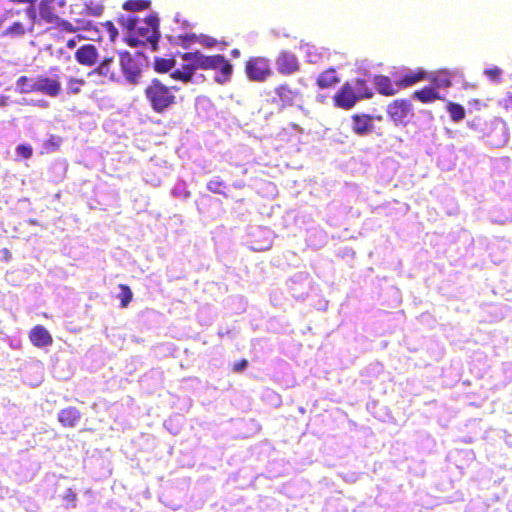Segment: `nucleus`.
Wrapping results in <instances>:
<instances>
[{
  "mask_svg": "<svg viewBox=\"0 0 512 512\" xmlns=\"http://www.w3.org/2000/svg\"><path fill=\"white\" fill-rule=\"evenodd\" d=\"M245 73L251 81L263 82L272 74L270 62L262 56L250 57L245 63Z\"/></svg>",
  "mask_w": 512,
  "mask_h": 512,
  "instance_id": "20e7f679",
  "label": "nucleus"
},
{
  "mask_svg": "<svg viewBox=\"0 0 512 512\" xmlns=\"http://www.w3.org/2000/svg\"><path fill=\"white\" fill-rule=\"evenodd\" d=\"M119 24L128 31L127 43L131 47L150 45L157 50L159 33V18L156 15L147 16L141 23L135 16H121Z\"/></svg>",
  "mask_w": 512,
  "mask_h": 512,
  "instance_id": "f03ea898",
  "label": "nucleus"
},
{
  "mask_svg": "<svg viewBox=\"0 0 512 512\" xmlns=\"http://www.w3.org/2000/svg\"><path fill=\"white\" fill-rule=\"evenodd\" d=\"M1 253H2V255H3V257H4V260H5L6 262H9V261L11 260V252L9 251V249H7V248H3V249L1 250Z\"/></svg>",
  "mask_w": 512,
  "mask_h": 512,
  "instance_id": "ea45409f",
  "label": "nucleus"
},
{
  "mask_svg": "<svg viewBox=\"0 0 512 512\" xmlns=\"http://www.w3.org/2000/svg\"><path fill=\"white\" fill-rule=\"evenodd\" d=\"M151 5L149 0H127L123 3L122 8L126 11H143L147 10Z\"/></svg>",
  "mask_w": 512,
  "mask_h": 512,
  "instance_id": "bb28decb",
  "label": "nucleus"
},
{
  "mask_svg": "<svg viewBox=\"0 0 512 512\" xmlns=\"http://www.w3.org/2000/svg\"><path fill=\"white\" fill-rule=\"evenodd\" d=\"M446 109L453 122H460L465 118V109L462 105L449 101L446 105Z\"/></svg>",
  "mask_w": 512,
  "mask_h": 512,
  "instance_id": "a878e982",
  "label": "nucleus"
},
{
  "mask_svg": "<svg viewBox=\"0 0 512 512\" xmlns=\"http://www.w3.org/2000/svg\"><path fill=\"white\" fill-rule=\"evenodd\" d=\"M180 88L169 86L159 78H153L144 89V96L151 109L163 114L178 104Z\"/></svg>",
  "mask_w": 512,
  "mask_h": 512,
  "instance_id": "7ed1b4c3",
  "label": "nucleus"
},
{
  "mask_svg": "<svg viewBox=\"0 0 512 512\" xmlns=\"http://www.w3.org/2000/svg\"><path fill=\"white\" fill-rule=\"evenodd\" d=\"M456 76H462L459 70L439 69L434 73H428L427 80L439 91L440 88H449L452 86V79Z\"/></svg>",
  "mask_w": 512,
  "mask_h": 512,
  "instance_id": "f8f14e48",
  "label": "nucleus"
},
{
  "mask_svg": "<svg viewBox=\"0 0 512 512\" xmlns=\"http://www.w3.org/2000/svg\"><path fill=\"white\" fill-rule=\"evenodd\" d=\"M374 117L365 113H355L351 116V129L358 136H366L374 131Z\"/></svg>",
  "mask_w": 512,
  "mask_h": 512,
  "instance_id": "9b49d317",
  "label": "nucleus"
},
{
  "mask_svg": "<svg viewBox=\"0 0 512 512\" xmlns=\"http://www.w3.org/2000/svg\"><path fill=\"white\" fill-rule=\"evenodd\" d=\"M248 366V361L246 359H241L235 362L232 366V371L235 373H240L244 371Z\"/></svg>",
  "mask_w": 512,
  "mask_h": 512,
  "instance_id": "c9c22d12",
  "label": "nucleus"
},
{
  "mask_svg": "<svg viewBox=\"0 0 512 512\" xmlns=\"http://www.w3.org/2000/svg\"><path fill=\"white\" fill-rule=\"evenodd\" d=\"M332 99L334 106L343 110L353 108L359 101L350 82H345Z\"/></svg>",
  "mask_w": 512,
  "mask_h": 512,
  "instance_id": "0eeeda50",
  "label": "nucleus"
},
{
  "mask_svg": "<svg viewBox=\"0 0 512 512\" xmlns=\"http://www.w3.org/2000/svg\"><path fill=\"white\" fill-rule=\"evenodd\" d=\"M231 53H232V55H233L234 57H238V56H239V54H240V52H239V50H238V49H234V50H232V51H231Z\"/></svg>",
  "mask_w": 512,
  "mask_h": 512,
  "instance_id": "79ce46f5",
  "label": "nucleus"
},
{
  "mask_svg": "<svg viewBox=\"0 0 512 512\" xmlns=\"http://www.w3.org/2000/svg\"><path fill=\"white\" fill-rule=\"evenodd\" d=\"M27 16L30 18V24L28 26L24 25L20 21L13 22L9 27H7L2 35L9 37H22L27 33H32L34 30L35 22H36V10L35 7L29 6L25 10Z\"/></svg>",
  "mask_w": 512,
  "mask_h": 512,
  "instance_id": "9d476101",
  "label": "nucleus"
},
{
  "mask_svg": "<svg viewBox=\"0 0 512 512\" xmlns=\"http://www.w3.org/2000/svg\"><path fill=\"white\" fill-rule=\"evenodd\" d=\"M484 74L492 81L499 82L502 74V70L496 66L487 68L484 70Z\"/></svg>",
  "mask_w": 512,
  "mask_h": 512,
  "instance_id": "72a5a7b5",
  "label": "nucleus"
},
{
  "mask_svg": "<svg viewBox=\"0 0 512 512\" xmlns=\"http://www.w3.org/2000/svg\"><path fill=\"white\" fill-rule=\"evenodd\" d=\"M276 68L279 74L289 76L300 71V62L294 53L284 50L276 58Z\"/></svg>",
  "mask_w": 512,
  "mask_h": 512,
  "instance_id": "6e6552de",
  "label": "nucleus"
},
{
  "mask_svg": "<svg viewBox=\"0 0 512 512\" xmlns=\"http://www.w3.org/2000/svg\"><path fill=\"white\" fill-rule=\"evenodd\" d=\"M64 498L68 502H71L72 504H74L76 502L77 496H76V493L72 489H68L66 491V494H65Z\"/></svg>",
  "mask_w": 512,
  "mask_h": 512,
  "instance_id": "4c0bfd02",
  "label": "nucleus"
},
{
  "mask_svg": "<svg viewBox=\"0 0 512 512\" xmlns=\"http://www.w3.org/2000/svg\"><path fill=\"white\" fill-rule=\"evenodd\" d=\"M16 153L18 156H20L24 159H29L33 155V149L28 144H20L16 148Z\"/></svg>",
  "mask_w": 512,
  "mask_h": 512,
  "instance_id": "473e14b6",
  "label": "nucleus"
},
{
  "mask_svg": "<svg viewBox=\"0 0 512 512\" xmlns=\"http://www.w3.org/2000/svg\"><path fill=\"white\" fill-rule=\"evenodd\" d=\"M104 27L109 32L111 40H114L118 35V31L114 24L111 21H107L105 22Z\"/></svg>",
  "mask_w": 512,
  "mask_h": 512,
  "instance_id": "e433bc0d",
  "label": "nucleus"
},
{
  "mask_svg": "<svg viewBox=\"0 0 512 512\" xmlns=\"http://www.w3.org/2000/svg\"><path fill=\"white\" fill-rule=\"evenodd\" d=\"M114 63V60L112 57L104 59L99 66H97L95 69H93L89 75H100L105 78H108L110 80L116 79V73L113 69H111V65Z\"/></svg>",
  "mask_w": 512,
  "mask_h": 512,
  "instance_id": "5701e85b",
  "label": "nucleus"
},
{
  "mask_svg": "<svg viewBox=\"0 0 512 512\" xmlns=\"http://www.w3.org/2000/svg\"><path fill=\"white\" fill-rule=\"evenodd\" d=\"M81 416L78 408L70 406L59 411L58 421L63 427L73 428L79 423Z\"/></svg>",
  "mask_w": 512,
  "mask_h": 512,
  "instance_id": "a211bd4d",
  "label": "nucleus"
},
{
  "mask_svg": "<svg viewBox=\"0 0 512 512\" xmlns=\"http://www.w3.org/2000/svg\"><path fill=\"white\" fill-rule=\"evenodd\" d=\"M120 66L126 79L130 83L136 84L141 75V71L130 53L125 52L120 54Z\"/></svg>",
  "mask_w": 512,
  "mask_h": 512,
  "instance_id": "ddd939ff",
  "label": "nucleus"
},
{
  "mask_svg": "<svg viewBox=\"0 0 512 512\" xmlns=\"http://www.w3.org/2000/svg\"><path fill=\"white\" fill-rule=\"evenodd\" d=\"M76 61L84 66H93L98 60V50L93 44H85L75 52Z\"/></svg>",
  "mask_w": 512,
  "mask_h": 512,
  "instance_id": "4468645a",
  "label": "nucleus"
},
{
  "mask_svg": "<svg viewBox=\"0 0 512 512\" xmlns=\"http://www.w3.org/2000/svg\"><path fill=\"white\" fill-rule=\"evenodd\" d=\"M16 86L21 94L37 93L36 77L23 75L17 79Z\"/></svg>",
  "mask_w": 512,
  "mask_h": 512,
  "instance_id": "393cba45",
  "label": "nucleus"
},
{
  "mask_svg": "<svg viewBox=\"0 0 512 512\" xmlns=\"http://www.w3.org/2000/svg\"><path fill=\"white\" fill-rule=\"evenodd\" d=\"M85 84L86 81L82 78L70 77L67 79V93L72 95L78 94Z\"/></svg>",
  "mask_w": 512,
  "mask_h": 512,
  "instance_id": "c756f323",
  "label": "nucleus"
},
{
  "mask_svg": "<svg viewBox=\"0 0 512 512\" xmlns=\"http://www.w3.org/2000/svg\"><path fill=\"white\" fill-rule=\"evenodd\" d=\"M354 92L358 97V100L370 99L373 97L374 93L372 88L368 85L367 81L363 78L355 79L352 84Z\"/></svg>",
  "mask_w": 512,
  "mask_h": 512,
  "instance_id": "b1692460",
  "label": "nucleus"
},
{
  "mask_svg": "<svg viewBox=\"0 0 512 512\" xmlns=\"http://www.w3.org/2000/svg\"><path fill=\"white\" fill-rule=\"evenodd\" d=\"M53 25L55 27L59 28L61 31H64L67 33H74L81 28L80 26H74L69 21L61 19L60 17H58V20L55 21L53 23Z\"/></svg>",
  "mask_w": 512,
  "mask_h": 512,
  "instance_id": "2f4dec72",
  "label": "nucleus"
},
{
  "mask_svg": "<svg viewBox=\"0 0 512 512\" xmlns=\"http://www.w3.org/2000/svg\"><path fill=\"white\" fill-rule=\"evenodd\" d=\"M183 61L181 67L170 73V78L184 84L193 83L194 75L197 70H213L218 74L215 81L219 84H225L231 79L233 73L232 64L224 55H204L200 51L185 52L180 54Z\"/></svg>",
  "mask_w": 512,
  "mask_h": 512,
  "instance_id": "f257e3e1",
  "label": "nucleus"
},
{
  "mask_svg": "<svg viewBox=\"0 0 512 512\" xmlns=\"http://www.w3.org/2000/svg\"><path fill=\"white\" fill-rule=\"evenodd\" d=\"M104 6L98 2H86L83 7V13L88 16L99 17L103 14Z\"/></svg>",
  "mask_w": 512,
  "mask_h": 512,
  "instance_id": "c85d7f7f",
  "label": "nucleus"
},
{
  "mask_svg": "<svg viewBox=\"0 0 512 512\" xmlns=\"http://www.w3.org/2000/svg\"><path fill=\"white\" fill-rule=\"evenodd\" d=\"M225 188H226L225 182L219 178L211 179L207 183V189L214 194L225 195V193H224Z\"/></svg>",
  "mask_w": 512,
  "mask_h": 512,
  "instance_id": "7c9ffc66",
  "label": "nucleus"
},
{
  "mask_svg": "<svg viewBox=\"0 0 512 512\" xmlns=\"http://www.w3.org/2000/svg\"><path fill=\"white\" fill-rule=\"evenodd\" d=\"M473 101H474V104H477V103L479 102V100H478V99H475V100H473Z\"/></svg>",
  "mask_w": 512,
  "mask_h": 512,
  "instance_id": "37998d69",
  "label": "nucleus"
},
{
  "mask_svg": "<svg viewBox=\"0 0 512 512\" xmlns=\"http://www.w3.org/2000/svg\"><path fill=\"white\" fill-rule=\"evenodd\" d=\"M413 107L410 100L395 99L387 105L386 113L395 124H403L404 119L412 114Z\"/></svg>",
  "mask_w": 512,
  "mask_h": 512,
  "instance_id": "423d86ee",
  "label": "nucleus"
},
{
  "mask_svg": "<svg viewBox=\"0 0 512 512\" xmlns=\"http://www.w3.org/2000/svg\"><path fill=\"white\" fill-rule=\"evenodd\" d=\"M499 107L505 112H512V95H507L499 101Z\"/></svg>",
  "mask_w": 512,
  "mask_h": 512,
  "instance_id": "f704fd0d",
  "label": "nucleus"
},
{
  "mask_svg": "<svg viewBox=\"0 0 512 512\" xmlns=\"http://www.w3.org/2000/svg\"><path fill=\"white\" fill-rule=\"evenodd\" d=\"M39 15L48 24H53L57 21L59 16L55 10L54 0H41L39 3Z\"/></svg>",
  "mask_w": 512,
  "mask_h": 512,
  "instance_id": "412c9836",
  "label": "nucleus"
},
{
  "mask_svg": "<svg viewBox=\"0 0 512 512\" xmlns=\"http://www.w3.org/2000/svg\"><path fill=\"white\" fill-rule=\"evenodd\" d=\"M339 83L340 77L337 75L336 70L334 68H328L324 70L318 75L316 79V85L320 89L334 88Z\"/></svg>",
  "mask_w": 512,
  "mask_h": 512,
  "instance_id": "aec40b11",
  "label": "nucleus"
},
{
  "mask_svg": "<svg viewBox=\"0 0 512 512\" xmlns=\"http://www.w3.org/2000/svg\"><path fill=\"white\" fill-rule=\"evenodd\" d=\"M428 72L419 68L413 72H408L404 74L400 79L397 80V85L400 90L406 89L410 86H413L421 81L427 80Z\"/></svg>",
  "mask_w": 512,
  "mask_h": 512,
  "instance_id": "6ab92c4d",
  "label": "nucleus"
},
{
  "mask_svg": "<svg viewBox=\"0 0 512 512\" xmlns=\"http://www.w3.org/2000/svg\"><path fill=\"white\" fill-rule=\"evenodd\" d=\"M411 97L422 104H431L443 99L440 92L432 84L415 90Z\"/></svg>",
  "mask_w": 512,
  "mask_h": 512,
  "instance_id": "dca6fc26",
  "label": "nucleus"
},
{
  "mask_svg": "<svg viewBox=\"0 0 512 512\" xmlns=\"http://www.w3.org/2000/svg\"><path fill=\"white\" fill-rule=\"evenodd\" d=\"M10 3H13V4H25V3H28L30 4V6L34 7V4L38 1V0H8Z\"/></svg>",
  "mask_w": 512,
  "mask_h": 512,
  "instance_id": "58836bf2",
  "label": "nucleus"
},
{
  "mask_svg": "<svg viewBox=\"0 0 512 512\" xmlns=\"http://www.w3.org/2000/svg\"><path fill=\"white\" fill-rule=\"evenodd\" d=\"M75 44H76L75 40H72V39L67 42V46L69 48H73L75 46Z\"/></svg>",
  "mask_w": 512,
  "mask_h": 512,
  "instance_id": "a19ab883",
  "label": "nucleus"
},
{
  "mask_svg": "<svg viewBox=\"0 0 512 512\" xmlns=\"http://www.w3.org/2000/svg\"><path fill=\"white\" fill-rule=\"evenodd\" d=\"M29 340L35 347L38 348L47 347L53 342L51 334L42 325H36L30 330Z\"/></svg>",
  "mask_w": 512,
  "mask_h": 512,
  "instance_id": "2eb2a0df",
  "label": "nucleus"
},
{
  "mask_svg": "<svg viewBox=\"0 0 512 512\" xmlns=\"http://www.w3.org/2000/svg\"><path fill=\"white\" fill-rule=\"evenodd\" d=\"M176 60L174 57H155L152 68L158 74H166L173 72L176 68Z\"/></svg>",
  "mask_w": 512,
  "mask_h": 512,
  "instance_id": "4be33fe9",
  "label": "nucleus"
},
{
  "mask_svg": "<svg viewBox=\"0 0 512 512\" xmlns=\"http://www.w3.org/2000/svg\"><path fill=\"white\" fill-rule=\"evenodd\" d=\"M374 84L377 92L383 96H393L400 91L397 81L392 82V80L385 75H376L374 77Z\"/></svg>",
  "mask_w": 512,
  "mask_h": 512,
  "instance_id": "f3484780",
  "label": "nucleus"
},
{
  "mask_svg": "<svg viewBox=\"0 0 512 512\" xmlns=\"http://www.w3.org/2000/svg\"><path fill=\"white\" fill-rule=\"evenodd\" d=\"M3 104H4V102L2 101V102L0 103V105H3Z\"/></svg>",
  "mask_w": 512,
  "mask_h": 512,
  "instance_id": "c03bdc74",
  "label": "nucleus"
},
{
  "mask_svg": "<svg viewBox=\"0 0 512 512\" xmlns=\"http://www.w3.org/2000/svg\"><path fill=\"white\" fill-rule=\"evenodd\" d=\"M118 288L120 292L118 294V298L120 300V305L122 308H126L133 299V293L130 287L126 284H119Z\"/></svg>",
  "mask_w": 512,
  "mask_h": 512,
  "instance_id": "cd10ccee",
  "label": "nucleus"
},
{
  "mask_svg": "<svg viewBox=\"0 0 512 512\" xmlns=\"http://www.w3.org/2000/svg\"><path fill=\"white\" fill-rule=\"evenodd\" d=\"M275 98L274 103L279 104L282 108L291 107L302 95L298 89L292 88L289 84L284 83L274 89Z\"/></svg>",
  "mask_w": 512,
  "mask_h": 512,
  "instance_id": "1a4fd4ad",
  "label": "nucleus"
},
{
  "mask_svg": "<svg viewBox=\"0 0 512 512\" xmlns=\"http://www.w3.org/2000/svg\"><path fill=\"white\" fill-rule=\"evenodd\" d=\"M37 93L56 98L62 91L61 77L58 74L38 75L36 77Z\"/></svg>",
  "mask_w": 512,
  "mask_h": 512,
  "instance_id": "39448f33",
  "label": "nucleus"
}]
</instances>
